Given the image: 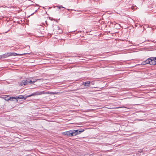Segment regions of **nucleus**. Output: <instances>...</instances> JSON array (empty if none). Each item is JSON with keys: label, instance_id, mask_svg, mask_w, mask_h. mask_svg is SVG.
I'll list each match as a JSON object with an SVG mask.
<instances>
[{"label": "nucleus", "instance_id": "f257e3e1", "mask_svg": "<svg viewBox=\"0 0 156 156\" xmlns=\"http://www.w3.org/2000/svg\"><path fill=\"white\" fill-rule=\"evenodd\" d=\"M84 131V129H83L80 130H71L68 131L64 132L63 134L68 136L71 137L79 134Z\"/></svg>", "mask_w": 156, "mask_h": 156}, {"label": "nucleus", "instance_id": "f03ea898", "mask_svg": "<svg viewBox=\"0 0 156 156\" xmlns=\"http://www.w3.org/2000/svg\"><path fill=\"white\" fill-rule=\"evenodd\" d=\"M37 81L36 79L33 80H30V78H27L25 79V80H23L22 81L20 82L19 85L21 86H24L25 85H27L29 84H34V83Z\"/></svg>", "mask_w": 156, "mask_h": 156}, {"label": "nucleus", "instance_id": "7ed1b4c3", "mask_svg": "<svg viewBox=\"0 0 156 156\" xmlns=\"http://www.w3.org/2000/svg\"><path fill=\"white\" fill-rule=\"evenodd\" d=\"M152 61V60L151 57L148 58L145 61L142 62L141 63V65H144L146 64H149L151 65H153V64H152L153 62Z\"/></svg>", "mask_w": 156, "mask_h": 156}, {"label": "nucleus", "instance_id": "20e7f679", "mask_svg": "<svg viewBox=\"0 0 156 156\" xmlns=\"http://www.w3.org/2000/svg\"><path fill=\"white\" fill-rule=\"evenodd\" d=\"M42 91H37L31 94L26 96V98H28L32 96H34L35 95H41V94H42Z\"/></svg>", "mask_w": 156, "mask_h": 156}, {"label": "nucleus", "instance_id": "39448f33", "mask_svg": "<svg viewBox=\"0 0 156 156\" xmlns=\"http://www.w3.org/2000/svg\"><path fill=\"white\" fill-rule=\"evenodd\" d=\"M54 30L57 32V34H60L62 32V30L60 29V28L57 25L55 26L54 27Z\"/></svg>", "mask_w": 156, "mask_h": 156}, {"label": "nucleus", "instance_id": "423d86ee", "mask_svg": "<svg viewBox=\"0 0 156 156\" xmlns=\"http://www.w3.org/2000/svg\"><path fill=\"white\" fill-rule=\"evenodd\" d=\"M42 94H56L58 93V92H50V91H47L46 92L45 91H42Z\"/></svg>", "mask_w": 156, "mask_h": 156}, {"label": "nucleus", "instance_id": "0eeeda50", "mask_svg": "<svg viewBox=\"0 0 156 156\" xmlns=\"http://www.w3.org/2000/svg\"><path fill=\"white\" fill-rule=\"evenodd\" d=\"M11 55L10 53H7L0 55V58H5L7 57H8L10 56Z\"/></svg>", "mask_w": 156, "mask_h": 156}, {"label": "nucleus", "instance_id": "6e6552de", "mask_svg": "<svg viewBox=\"0 0 156 156\" xmlns=\"http://www.w3.org/2000/svg\"><path fill=\"white\" fill-rule=\"evenodd\" d=\"M82 84L84 85L85 87H87L90 85V82L89 81L84 82L82 83Z\"/></svg>", "mask_w": 156, "mask_h": 156}, {"label": "nucleus", "instance_id": "1a4fd4ad", "mask_svg": "<svg viewBox=\"0 0 156 156\" xmlns=\"http://www.w3.org/2000/svg\"><path fill=\"white\" fill-rule=\"evenodd\" d=\"M11 54V56L12 55H14V56H16V55H25L26 54H29V53H24V54H17L16 53H10Z\"/></svg>", "mask_w": 156, "mask_h": 156}, {"label": "nucleus", "instance_id": "9d476101", "mask_svg": "<svg viewBox=\"0 0 156 156\" xmlns=\"http://www.w3.org/2000/svg\"><path fill=\"white\" fill-rule=\"evenodd\" d=\"M17 96L11 97V99H10V101H17L18 100H17Z\"/></svg>", "mask_w": 156, "mask_h": 156}, {"label": "nucleus", "instance_id": "9b49d317", "mask_svg": "<svg viewBox=\"0 0 156 156\" xmlns=\"http://www.w3.org/2000/svg\"><path fill=\"white\" fill-rule=\"evenodd\" d=\"M3 98H4L5 100L8 101L10 100V99H11V97L9 95L5 96Z\"/></svg>", "mask_w": 156, "mask_h": 156}, {"label": "nucleus", "instance_id": "f8f14e48", "mask_svg": "<svg viewBox=\"0 0 156 156\" xmlns=\"http://www.w3.org/2000/svg\"><path fill=\"white\" fill-rule=\"evenodd\" d=\"M152 62H153L152 64L153 65H156V57H152Z\"/></svg>", "mask_w": 156, "mask_h": 156}, {"label": "nucleus", "instance_id": "ddd939ff", "mask_svg": "<svg viewBox=\"0 0 156 156\" xmlns=\"http://www.w3.org/2000/svg\"><path fill=\"white\" fill-rule=\"evenodd\" d=\"M17 100H18V99H22L24 98V100H25L26 97L24 98L23 95H20L18 97H17Z\"/></svg>", "mask_w": 156, "mask_h": 156}, {"label": "nucleus", "instance_id": "4468645a", "mask_svg": "<svg viewBox=\"0 0 156 156\" xmlns=\"http://www.w3.org/2000/svg\"><path fill=\"white\" fill-rule=\"evenodd\" d=\"M58 7L59 8V9H61V8H64V7L62 6H58Z\"/></svg>", "mask_w": 156, "mask_h": 156}, {"label": "nucleus", "instance_id": "2eb2a0df", "mask_svg": "<svg viewBox=\"0 0 156 156\" xmlns=\"http://www.w3.org/2000/svg\"><path fill=\"white\" fill-rule=\"evenodd\" d=\"M142 119H139V121H142Z\"/></svg>", "mask_w": 156, "mask_h": 156}, {"label": "nucleus", "instance_id": "dca6fc26", "mask_svg": "<svg viewBox=\"0 0 156 156\" xmlns=\"http://www.w3.org/2000/svg\"><path fill=\"white\" fill-rule=\"evenodd\" d=\"M120 108V107H117V108Z\"/></svg>", "mask_w": 156, "mask_h": 156}]
</instances>
